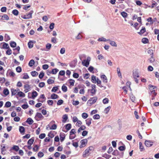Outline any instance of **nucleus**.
<instances>
[{
	"instance_id": "nucleus-12",
	"label": "nucleus",
	"mask_w": 159,
	"mask_h": 159,
	"mask_svg": "<svg viewBox=\"0 0 159 159\" xmlns=\"http://www.w3.org/2000/svg\"><path fill=\"white\" fill-rule=\"evenodd\" d=\"M9 19L8 16L7 15L3 16H0V19L2 20H8Z\"/></svg>"
},
{
	"instance_id": "nucleus-17",
	"label": "nucleus",
	"mask_w": 159,
	"mask_h": 159,
	"mask_svg": "<svg viewBox=\"0 0 159 159\" xmlns=\"http://www.w3.org/2000/svg\"><path fill=\"white\" fill-rule=\"evenodd\" d=\"M52 45L51 44L49 43L47 44L46 46V50H45V51H49Z\"/></svg>"
},
{
	"instance_id": "nucleus-46",
	"label": "nucleus",
	"mask_w": 159,
	"mask_h": 159,
	"mask_svg": "<svg viewBox=\"0 0 159 159\" xmlns=\"http://www.w3.org/2000/svg\"><path fill=\"white\" fill-rule=\"evenodd\" d=\"M23 75L24 76L23 77V79H27L29 78V76L27 73H24Z\"/></svg>"
},
{
	"instance_id": "nucleus-11",
	"label": "nucleus",
	"mask_w": 159,
	"mask_h": 159,
	"mask_svg": "<svg viewBox=\"0 0 159 159\" xmlns=\"http://www.w3.org/2000/svg\"><path fill=\"white\" fill-rule=\"evenodd\" d=\"M20 90L19 89H11V94L12 95H14L18 93V91H19Z\"/></svg>"
},
{
	"instance_id": "nucleus-49",
	"label": "nucleus",
	"mask_w": 159,
	"mask_h": 159,
	"mask_svg": "<svg viewBox=\"0 0 159 159\" xmlns=\"http://www.w3.org/2000/svg\"><path fill=\"white\" fill-rule=\"evenodd\" d=\"M12 13L15 15L17 16L18 14V11L16 10H14L12 11Z\"/></svg>"
},
{
	"instance_id": "nucleus-48",
	"label": "nucleus",
	"mask_w": 159,
	"mask_h": 159,
	"mask_svg": "<svg viewBox=\"0 0 159 159\" xmlns=\"http://www.w3.org/2000/svg\"><path fill=\"white\" fill-rule=\"evenodd\" d=\"M58 70L57 69H54L52 70L51 73L53 74H55L58 71Z\"/></svg>"
},
{
	"instance_id": "nucleus-10",
	"label": "nucleus",
	"mask_w": 159,
	"mask_h": 159,
	"mask_svg": "<svg viewBox=\"0 0 159 159\" xmlns=\"http://www.w3.org/2000/svg\"><path fill=\"white\" fill-rule=\"evenodd\" d=\"M101 78L102 79V81L104 83H107V77L105 75H102L101 76Z\"/></svg>"
},
{
	"instance_id": "nucleus-60",
	"label": "nucleus",
	"mask_w": 159,
	"mask_h": 159,
	"mask_svg": "<svg viewBox=\"0 0 159 159\" xmlns=\"http://www.w3.org/2000/svg\"><path fill=\"white\" fill-rule=\"evenodd\" d=\"M24 88L25 89H29V90L30 88V85L27 84H26L24 86Z\"/></svg>"
},
{
	"instance_id": "nucleus-39",
	"label": "nucleus",
	"mask_w": 159,
	"mask_h": 159,
	"mask_svg": "<svg viewBox=\"0 0 159 159\" xmlns=\"http://www.w3.org/2000/svg\"><path fill=\"white\" fill-rule=\"evenodd\" d=\"M121 15L124 18H126L127 16V14L125 11L121 12Z\"/></svg>"
},
{
	"instance_id": "nucleus-4",
	"label": "nucleus",
	"mask_w": 159,
	"mask_h": 159,
	"mask_svg": "<svg viewBox=\"0 0 159 159\" xmlns=\"http://www.w3.org/2000/svg\"><path fill=\"white\" fill-rule=\"evenodd\" d=\"M97 99V98L96 97H93L88 100V103L90 105H91L96 102Z\"/></svg>"
},
{
	"instance_id": "nucleus-44",
	"label": "nucleus",
	"mask_w": 159,
	"mask_h": 159,
	"mask_svg": "<svg viewBox=\"0 0 159 159\" xmlns=\"http://www.w3.org/2000/svg\"><path fill=\"white\" fill-rule=\"evenodd\" d=\"M139 148L141 151L144 150L143 146L142 145V143L141 142L139 143Z\"/></svg>"
},
{
	"instance_id": "nucleus-6",
	"label": "nucleus",
	"mask_w": 159,
	"mask_h": 159,
	"mask_svg": "<svg viewBox=\"0 0 159 159\" xmlns=\"http://www.w3.org/2000/svg\"><path fill=\"white\" fill-rule=\"evenodd\" d=\"M96 82V83L97 84V85L98 86L100 87V88H102L103 89H106V88L105 86H103L101 84V81L100 80H99L98 78V79H97Z\"/></svg>"
},
{
	"instance_id": "nucleus-24",
	"label": "nucleus",
	"mask_w": 159,
	"mask_h": 159,
	"mask_svg": "<svg viewBox=\"0 0 159 159\" xmlns=\"http://www.w3.org/2000/svg\"><path fill=\"white\" fill-rule=\"evenodd\" d=\"M146 30L144 27H142V29L140 30V31L138 32V34H143L145 31Z\"/></svg>"
},
{
	"instance_id": "nucleus-36",
	"label": "nucleus",
	"mask_w": 159,
	"mask_h": 159,
	"mask_svg": "<svg viewBox=\"0 0 159 159\" xmlns=\"http://www.w3.org/2000/svg\"><path fill=\"white\" fill-rule=\"evenodd\" d=\"M93 118L95 119H99L100 118V116L98 114H96L93 117Z\"/></svg>"
},
{
	"instance_id": "nucleus-62",
	"label": "nucleus",
	"mask_w": 159,
	"mask_h": 159,
	"mask_svg": "<svg viewBox=\"0 0 159 159\" xmlns=\"http://www.w3.org/2000/svg\"><path fill=\"white\" fill-rule=\"evenodd\" d=\"M57 87H54L53 88L52 90V91L54 92H56L58 90Z\"/></svg>"
},
{
	"instance_id": "nucleus-7",
	"label": "nucleus",
	"mask_w": 159,
	"mask_h": 159,
	"mask_svg": "<svg viewBox=\"0 0 159 159\" xmlns=\"http://www.w3.org/2000/svg\"><path fill=\"white\" fill-rule=\"evenodd\" d=\"M92 89L91 90V93L92 95L96 93V86L95 84H92L91 86Z\"/></svg>"
},
{
	"instance_id": "nucleus-3",
	"label": "nucleus",
	"mask_w": 159,
	"mask_h": 159,
	"mask_svg": "<svg viewBox=\"0 0 159 159\" xmlns=\"http://www.w3.org/2000/svg\"><path fill=\"white\" fill-rule=\"evenodd\" d=\"M33 11H31L29 13L26 15L22 16L21 17L24 19H29L32 18V14L33 13Z\"/></svg>"
},
{
	"instance_id": "nucleus-25",
	"label": "nucleus",
	"mask_w": 159,
	"mask_h": 159,
	"mask_svg": "<svg viewBox=\"0 0 159 159\" xmlns=\"http://www.w3.org/2000/svg\"><path fill=\"white\" fill-rule=\"evenodd\" d=\"M88 116V115L87 113L84 112L82 114V117L84 119L87 118Z\"/></svg>"
},
{
	"instance_id": "nucleus-38",
	"label": "nucleus",
	"mask_w": 159,
	"mask_h": 159,
	"mask_svg": "<svg viewBox=\"0 0 159 159\" xmlns=\"http://www.w3.org/2000/svg\"><path fill=\"white\" fill-rule=\"evenodd\" d=\"M75 81L74 80L72 79H70L69 80V83L71 86H73L74 85Z\"/></svg>"
},
{
	"instance_id": "nucleus-8",
	"label": "nucleus",
	"mask_w": 159,
	"mask_h": 159,
	"mask_svg": "<svg viewBox=\"0 0 159 159\" xmlns=\"http://www.w3.org/2000/svg\"><path fill=\"white\" fill-rule=\"evenodd\" d=\"M35 41H30L28 43V47L30 48H31L33 47L34 44L35 43Z\"/></svg>"
},
{
	"instance_id": "nucleus-28",
	"label": "nucleus",
	"mask_w": 159,
	"mask_h": 159,
	"mask_svg": "<svg viewBox=\"0 0 159 159\" xmlns=\"http://www.w3.org/2000/svg\"><path fill=\"white\" fill-rule=\"evenodd\" d=\"M149 62L151 63H152L154 62L155 59L153 57V55L151 56V57L148 59Z\"/></svg>"
},
{
	"instance_id": "nucleus-18",
	"label": "nucleus",
	"mask_w": 159,
	"mask_h": 159,
	"mask_svg": "<svg viewBox=\"0 0 159 159\" xmlns=\"http://www.w3.org/2000/svg\"><path fill=\"white\" fill-rule=\"evenodd\" d=\"M17 95L20 97H24L25 96V94L21 91H19L18 92Z\"/></svg>"
},
{
	"instance_id": "nucleus-15",
	"label": "nucleus",
	"mask_w": 159,
	"mask_h": 159,
	"mask_svg": "<svg viewBox=\"0 0 159 159\" xmlns=\"http://www.w3.org/2000/svg\"><path fill=\"white\" fill-rule=\"evenodd\" d=\"M62 118L63 119L62 120V122L65 123L68 119V117L66 114H65L63 116Z\"/></svg>"
},
{
	"instance_id": "nucleus-61",
	"label": "nucleus",
	"mask_w": 159,
	"mask_h": 159,
	"mask_svg": "<svg viewBox=\"0 0 159 159\" xmlns=\"http://www.w3.org/2000/svg\"><path fill=\"white\" fill-rule=\"evenodd\" d=\"M55 24L54 23H52L49 26V28L51 30H53Z\"/></svg>"
},
{
	"instance_id": "nucleus-43",
	"label": "nucleus",
	"mask_w": 159,
	"mask_h": 159,
	"mask_svg": "<svg viewBox=\"0 0 159 159\" xmlns=\"http://www.w3.org/2000/svg\"><path fill=\"white\" fill-rule=\"evenodd\" d=\"M109 100L107 98H105L103 100V102L104 104H106L108 103Z\"/></svg>"
},
{
	"instance_id": "nucleus-27",
	"label": "nucleus",
	"mask_w": 159,
	"mask_h": 159,
	"mask_svg": "<svg viewBox=\"0 0 159 159\" xmlns=\"http://www.w3.org/2000/svg\"><path fill=\"white\" fill-rule=\"evenodd\" d=\"M66 129L67 130H69L71 128V125L70 124H66Z\"/></svg>"
},
{
	"instance_id": "nucleus-41",
	"label": "nucleus",
	"mask_w": 159,
	"mask_h": 159,
	"mask_svg": "<svg viewBox=\"0 0 159 159\" xmlns=\"http://www.w3.org/2000/svg\"><path fill=\"white\" fill-rule=\"evenodd\" d=\"M31 74L33 76H36L38 75V73L35 71H33L31 72Z\"/></svg>"
},
{
	"instance_id": "nucleus-26",
	"label": "nucleus",
	"mask_w": 159,
	"mask_h": 159,
	"mask_svg": "<svg viewBox=\"0 0 159 159\" xmlns=\"http://www.w3.org/2000/svg\"><path fill=\"white\" fill-rule=\"evenodd\" d=\"M38 95L37 93L35 91H34L32 93V97L33 98H35Z\"/></svg>"
},
{
	"instance_id": "nucleus-14",
	"label": "nucleus",
	"mask_w": 159,
	"mask_h": 159,
	"mask_svg": "<svg viewBox=\"0 0 159 159\" xmlns=\"http://www.w3.org/2000/svg\"><path fill=\"white\" fill-rule=\"evenodd\" d=\"M98 79V78H96V77L94 75H93L91 77V81L92 82L96 84L97 82V79Z\"/></svg>"
},
{
	"instance_id": "nucleus-19",
	"label": "nucleus",
	"mask_w": 159,
	"mask_h": 159,
	"mask_svg": "<svg viewBox=\"0 0 159 159\" xmlns=\"http://www.w3.org/2000/svg\"><path fill=\"white\" fill-rule=\"evenodd\" d=\"M86 129V127L84 125H81L78 130V133H79L82 130H84Z\"/></svg>"
},
{
	"instance_id": "nucleus-29",
	"label": "nucleus",
	"mask_w": 159,
	"mask_h": 159,
	"mask_svg": "<svg viewBox=\"0 0 159 159\" xmlns=\"http://www.w3.org/2000/svg\"><path fill=\"white\" fill-rule=\"evenodd\" d=\"M2 47L3 48L8 49L9 48V47L8 44L6 43H3Z\"/></svg>"
},
{
	"instance_id": "nucleus-13",
	"label": "nucleus",
	"mask_w": 159,
	"mask_h": 159,
	"mask_svg": "<svg viewBox=\"0 0 159 159\" xmlns=\"http://www.w3.org/2000/svg\"><path fill=\"white\" fill-rule=\"evenodd\" d=\"M92 120V119L91 118H88L85 120L86 124L88 126H89L91 125Z\"/></svg>"
},
{
	"instance_id": "nucleus-58",
	"label": "nucleus",
	"mask_w": 159,
	"mask_h": 159,
	"mask_svg": "<svg viewBox=\"0 0 159 159\" xmlns=\"http://www.w3.org/2000/svg\"><path fill=\"white\" fill-rule=\"evenodd\" d=\"M148 54H150L151 55V56L152 55H153V50L152 49H149L148 50Z\"/></svg>"
},
{
	"instance_id": "nucleus-31",
	"label": "nucleus",
	"mask_w": 159,
	"mask_h": 159,
	"mask_svg": "<svg viewBox=\"0 0 159 159\" xmlns=\"http://www.w3.org/2000/svg\"><path fill=\"white\" fill-rule=\"evenodd\" d=\"M34 141V139L33 138L30 139L28 141L27 143L29 145H32Z\"/></svg>"
},
{
	"instance_id": "nucleus-52",
	"label": "nucleus",
	"mask_w": 159,
	"mask_h": 159,
	"mask_svg": "<svg viewBox=\"0 0 159 159\" xmlns=\"http://www.w3.org/2000/svg\"><path fill=\"white\" fill-rule=\"evenodd\" d=\"M78 120V118L75 116H74L72 118V120L74 122H77Z\"/></svg>"
},
{
	"instance_id": "nucleus-37",
	"label": "nucleus",
	"mask_w": 159,
	"mask_h": 159,
	"mask_svg": "<svg viewBox=\"0 0 159 159\" xmlns=\"http://www.w3.org/2000/svg\"><path fill=\"white\" fill-rule=\"evenodd\" d=\"M1 148L2 152L6 151L5 146L4 144L2 145L1 146Z\"/></svg>"
},
{
	"instance_id": "nucleus-63",
	"label": "nucleus",
	"mask_w": 159,
	"mask_h": 159,
	"mask_svg": "<svg viewBox=\"0 0 159 159\" xmlns=\"http://www.w3.org/2000/svg\"><path fill=\"white\" fill-rule=\"evenodd\" d=\"M44 155L43 153L42 152H39L38 153V156L40 157H43Z\"/></svg>"
},
{
	"instance_id": "nucleus-51",
	"label": "nucleus",
	"mask_w": 159,
	"mask_h": 159,
	"mask_svg": "<svg viewBox=\"0 0 159 159\" xmlns=\"http://www.w3.org/2000/svg\"><path fill=\"white\" fill-rule=\"evenodd\" d=\"M54 82V81L51 79H48L47 80V83L49 84H51L53 83Z\"/></svg>"
},
{
	"instance_id": "nucleus-9",
	"label": "nucleus",
	"mask_w": 159,
	"mask_h": 159,
	"mask_svg": "<svg viewBox=\"0 0 159 159\" xmlns=\"http://www.w3.org/2000/svg\"><path fill=\"white\" fill-rule=\"evenodd\" d=\"M145 145L148 147L151 146L153 144V143L150 141H145Z\"/></svg>"
},
{
	"instance_id": "nucleus-55",
	"label": "nucleus",
	"mask_w": 159,
	"mask_h": 159,
	"mask_svg": "<svg viewBox=\"0 0 159 159\" xmlns=\"http://www.w3.org/2000/svg\"><path fill=\"white\" fill-rule=\"evenodd\" d=\"M118 149L120 150L121 151H123L125 150V146H121L119 147Z\"/></svg>"
},
{
	"instance_id": "nucleus-30",
	"label": "nucleus",
	"mask_w": 159,
	"mask_h": 159,
	"mask_svg": "<svg viewBox=\"0 0 159 159\" xmlns=\"http://www.w3.org/2000/svg\"><path fill=\"white\" fill-rule=\"evenodd\" d=\"M58 98V96L55 94H52L51 96V98L52 99H56Z\"/></svg>"
},
{
	"instance_id": "nucleus-50",
	"label": "nucleus",
	"mask_w": 159,
	"mask_h": 159,
	"mask_svg": "<svg viewBox=\"0 0 159 159\" xmlns=\"http://www.w3.org/2000/svg\"><path fill=\"white\" fill-rule=\"evenodd\" d=\"M3 93L6 95H7L9 93V91L8 89H5L3 90Z\"/></svg>"
},
{
	"instance_id": "nucleus-23",
	"label": "nucleus",
	"mask_w": 159,
	"mask_h": 159,
	"mask_svg": "<svg viewBox=\"0 0 159 159\" xmlns=\"http://www.w3.org/2000/svg\"><path fill=\"white\" fill-rule=\"evenodd\" d=\"M34 64V60H31L29 63V66L30 67L32 66Z\"/></svg>"
},
{
	"instance_id": "nucleus-16",
	"label": "nucleus",
	"mask_w": 159,
	"mask_h": 159,
	"mask_svg": "<svg viewBox=\"0 0 159 159\" xmlns=\"http://www.w3.org/2000/svg\"><path fill=\"white\" fill-rule=\"evenodd\" d=\"M133 75L134 79H135L136 78H139V77L138 73L136 71H133Z\"/></svg>"
},
{
	"instance_id": "nucleus-59",
	"label": "nucleus",
	"mask_w": 159,
	"mask_h": 159,
	"mask_svg": "<svg viewBox=\"0 0 159 159\" xmlns=\"http://www.w3.org/2000/svg\"><path fill=\"white\" fill-rule=\"evenodd\" d=\"M65 49L64 48H63L61 49L60 51V52L61 54H63L65 53Z\"/></svg>"
},
{
	"instance_id": "nucleus-5",
	"label": "nucleus",
	"mask_w": 159,
	"mask_h": 159,
	"mask_svg": "<svg viewBox=\"0 0 159 159\" xmlns=\"http://www.w3.org/2000/svg\"><path fill=\"white\" fill-rule=\"evenodd\" d=\"M88 142V140L86 139H84L82 140L80 142L81 145H80V147L83 148L86 146Z\"/></svg>"
},
{
	"instance_id": "nucleus-40",
	"label": "nucleus",
	"mask_w": 159,
	"mask_h": 159,
	"mask_svg": "<svg viewBox=\"0 0 159 159\" xmlns=\"http://www.w3.org/2000/svg\"><path fill=\"white\" fill-rule=\"evenodd\" d=\"M11 105V103L9 102H7L5 104V107H10Z\"/></svg>"
},
{
	"instance_id": "nucleus-21",
	"label": "nucleus",
	"mask_w": 159,
	"mask_h": 159,
	"mask_svg": "<svg viewBox=\"0 0 159 159\" xmlns=\"http://www.w3.org/2000/svg\"><path fill=\"white\" fill-rule=\"evenodd\" d=\"M110 42V44L112 46L117 47V44L116 43V42L114 41H110L109 40Z\"/></svg>"
},
{
	"instance_id": "nucleus-64",
	"label": "nucleus",
	"mask_w": 159,
	"mask_h": 159,
	"mask_svg": "<svg viewBox=\"0 0 159 159\" xmlns=\"http://www.w3.org/2000/svg\"><path fill=\"white\" fill-rule=\"evenodd\" d=\"M79 103V102L78 101H74L72 103L74 105L76 106L78 105Z\"/></svg>"
},
{
	"instance_id": "nucleus-1",
	"label": "nucleus",
	"mask_w": 159,
	"mask_h": 159,
	"mask_svg": "<svg viewBox=\"0 0 159 159\" xmlns=\"http://www.w3.org/2000/svg\"><path fill=\"white\" fill-rule=\"evenodd\" d=\"M93 148L92 146L89 147L84 152L82 156L84 157L88 156L90 154L89 151H93Z\"/></svg>"
},
{
	"instance_id": "nucleus-20",
	"label": "nucleus",
	"mask_w": 159,
	"mask_h": 159,
	"mask_svg": "<svg viewBox=\"0 0 159 159\" xmlns=\"http://www.w3.org/2000/svg\"><path fill=\"white\" fill-rule=\"evenodd\" d=\"M35 117H38L40 119H43L44 117L41 113L39 112L37 113Z\"/></svg>"
},
{
	"instance_id": "nucleus-42",
	"label": "nucleus",
	"mask_w": 159,
	"mask_h": 159,
	"mask_svg": "<svg viewBox=\"0 0 159 159\" xmlns=\"http://www.w3.org/2000/svg\"><path fill=\"white\" fill-rule=\"evenodd\" d=\"M12 149L16 151H17L19 150V148L18 146L14 145Z\"/></svg>"
},
{
	"instance_id": "nucleus-54",
	"label": "nucleus",
	"mask_w": 159,
	"mask_h": 159,
	"mask_svg": "<svg viewBox=\"0 0 159 159\" xmlns=\"http://www.w3.org/2000/svg\"><path fill=\"white\" fill-rule=\"evenodd\" d=\"M62 89L63 91L66 92L67 91V88L64 85H63L62 87Z\"/></svg>"
},
{
	"instance_id": "nucleus-47",
	"label": "nucleus",
	"mask_w": 159,
	"mask_h": 159,
	"mask_svg": "<svg viewBox=\"0 0 159 159\" xmlns=\"http://www.w3.org/2000/svg\"><path fill=\"white\" fill-rule=\"evenodd\" d=\"M98 40L100 41H109V39L107 40L106 39L104 38H99L98 39Z\"/></svg>"
},
{
	"instance_id": "nucleus-2",
	"label": "nucleus",
	"mask_w": 159,
	"mask_h": 159,
	"mask_svg": "<svg viewBox=\"0 0 159 159\" xmlns=\"http://www.w3.org/2000/svg\"><path fill=\"white\" fill-rule=\"evenodd\" d=\"M91 60V58L90 57H88L86 60H84L82 61V64L84 66L88 67L89 64V62Z\"/></svg>"
},
{
	"instance_id": "nucleus-56",
	"label": "nucleus",
	"mask_w": 159,
	"mask_h": 159,
	"mask_svg": "<svg viewBox=\"0 0 159 159\" xmlns=\"http://www.w3.org/2000/svg\"><path fill=\"white\" fill-rule=\"evenodd\" d=\"M45 134L44 133L41 134L39 136V138L40 139H43L45 137Z\"/></svg>"
},
{
	"instance_id": "nucleus-53",
	"label": "nucleus",
	"mask_w": 159,
	"mask_h": 159,
	"mask_svg": "<svg viewBox=\"0 0 159 159\" xmlns=\"http://www.w3.org/2000/svg\"><path fill=\"white\" fill-rule=\"evenodd\" d=\"M77 122V123H76V125L77 126H78V127H80L81 125L82 124V122L80 120H78Z\"/></svg>"
},
{
	"instance_id": "nucleus-32",
	"label": "nucleus",
	"mask_w": 159,
	"mask_h": 159,
	"mask_svg": "<svg viewBox=\"0 0 159 159\" xmlns=\"http://www.w3.org/2000/svg\"><path fill=\"white\" fill-rule=\"evenodd\" d=\"M19 130L20 132L21 133H24L25 132V128L23 126H20L19 127Z\"/></svg>"
},
{
	"instance_id": "nucleus-35",
	"label": "nucleus",
	"mask_w": 159,
	"mask_h": 159,
	"mask_svg": "<svg viewBox=\"0 0 159 159\" xmlns=\"http://www.w3.org/2000/svg\"><path fill=\"white\" fill-rule=\"evenodd\" d=\"M148 41V39L146 38H143L142 40V42L144 43H147Z\"/></svg>"
},
{
	"instance_id": "nucleus-22",
	"label": "nucleus",
	"mask_w": 159,
	"mask_h": 159,
	"mask_svg": "<svg viewBox=\"0 0 159 159\" xmlns=\"http://www.w3.org/2000/svg\"><path fill=\"white\" fill-rule=\"evenodd\" d=\"M26 122L29 124H32L33 123L34 121L31 118H29L27 119Z\"/></svg>"
},
{
	"instance_id": "nucleus-57",
	"label": "nucleus",
	"mask_w": 159,
	"mask_h": 159,
	"mask_svg": "<svg viewBox=\"0 0 159 159\" xmlns=\"http://www.w3.org/2000/svg\"><path fill=\"white\" fill-rule=\"evenodd\" d=\"M45 85V83L44 82H42L39 84V86L40 88H42Z\"/></svg>"
},
{
	"instance_id": "nucleus-34",
	"label": "nucleus",
	"mask_w": 159,
	"mask_h": 159,
	"mask_svg": "<svg viewBox=\"0 0 159 159\" xmlns=\"http://www.w3.org/2000/svg\"><path fill=\"white\" fill-rule=\"evenodd\" d=\"M10 46L12 48H15L16 46V43L14 42H11L10 44Z\"/></svg>"
},
{
	"instance_id": "nucleus-45",
	"label": "nucleus",
	"mask_w": 159,
	"mask_h": 159,
	"mask_svg": "<svg viewBox=\"0 0 159 159\" xmlns=\"http://www.w3.org/2000/svg\"><path fill=\"white\" fill-rule=\"evenodd\" d=\"M16 70L17 72L20 73L21 71V68L20 66H18L16 68Z\"/></svg>"
},
{
	"instance_id": "nucleus-33",
	"label": "nucleus",
	"mask_w": 159,
	"mask_h": 159,
	"mask_svg": "<svg viewBox=\"0 0 159 159\" xmlns=\"http://www.w3.org/2000/svg\"><path fill=\"white\" fill-rule=\"evenodd\" d=\"M111 107L109 106L105 109L104 112L106 114H107L108 113L111 108Z\"/></svg>"
}]
</instances>
